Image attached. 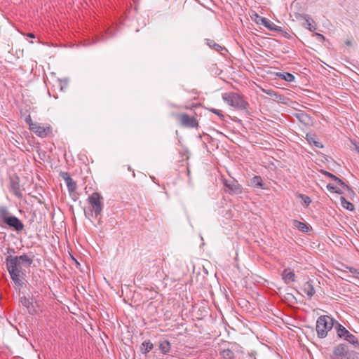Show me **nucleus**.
Here are the masks:
<instances>
[{
  "label": "nucleus",
  "instance_id": "f257e3e1",
  "mask_svg": "<svg viewBox=\"0 0 359 359\" xmlns=\"http://www.w3.org/2000/svg\"><path fill=\"white\" fill-rule=\"evenodd\" d=\"M33 262V259L26 254L20 256H7L6 264L7 270L14 284L22 287L24 284L22 279L25 276L23 267L29 268Z\"/></svg>",
  "mask_w": 359,
  "mask_h": 359
},
{
  "label": "nucleus",
  "instance_id": "f03ea898",
  "mask_svg": "<svg viewBox=\"0 0 359 359\" xmlns=\"http://www.w3.org/2000/svg\"><path fill=\"white\" fill-rule=\"evenodd\" d=\"M0 226L10 228L17 232L22 231L25 225L16 216L12 215L8 208L5 205L0 206Z\"/></svg>",
  "mask_w": 359,
  "mask_h": 359
},
{
  "label": "nucleus",
  "instance_id": "7ed1b4c3",
  "mask_svg": "<svg viewBox=\"0 0 359 359\" xmlns=\"http://www.w3.org/2000/svg\"><path fill=\"white\" fill-rule=\"evenodd\" d=\"M334 327V319L328 316H320L316 321V330L320 338H325Z\"/></svg>",
  "mask_w": 359,
  "mask_h": 359
},
{
  "label": "nucleus",
  "instance_id": "20e7f679",
  "mask_svg": "<svg viewBox=\"0 0 359 359\" xmlns=\"http://www.w3.org/2000/svg\"><path fill=\"white\" fill-rule=\"evenodd\" d=\"M222 99L226 104L238 109H246L248 106L243 97L235 92H227L222 94Z\"/></svg>",
  "mask_w": 359,
  "mask_h": 359
},
{
  "label": "nucleus",
  "instance_id": "39448f33",
  "mask_svg": "<svg viewBox=\"0 0 359 359\" xmlns=\"http://www.w3.org/2000/svg\"><path fill=\"white\" fill-rule=\"evenodd\" d=\"M173 116L180 125L184 128H198L199 123L194 116H190L185 113L174 114Z\"/></svg>",
  "mask_w": 359,
  "mask_h": 359
},
{
  "label": "nucleus",
  "instance_id": "423d86ee",
  "mask_svg": "<svg viewBox=\"0 0 359 359\" xmlns=\"http://www.w3.org/2000/svg\"><path fill=\"white\" fill-rule=\"evenodd\" d=\"M102 199V196L98 192H93L88 198L91 211L94 212L95 217L100 215L102 211L104 206Z\"/></svg>",
  "mask_w": 359,
  "mask_h": 359
},
{
  "label": "nucleus",
  "instance_id": "0eeeda50",
  "mask_svg": "<svg viewBox=\"0 0 359 359\" xmlns=\"http://www.w3.org/2000/svg\"><path fill=\"white\" fill-rule=\"evenodd\" d=\"M31 130L38 137L45 138L53 135V128L48 123L31 124Z\"/></svg>",
  "mask_w": 359,
  "mask_h": 359
},
{
  "label": "nucleus",
  "instance_id": "6e6552de",
  "mask_svg": "<svg viewBox=\"0 0 359 359\" xmlns=\"http://www.w3.org/2000/svg\"><path fill=\"white\" fill-rule=\"evenodd\" d=\"M224 191L229 194H239L242 193V187L234 179L224 180L223 181Z\"/></svg>",
  "mask_w": 359,
  "mask_h": 359
},
{
  "label": "nucleus",
  "instance_id": "1a4fd4ad",
  "mask_svg": "<svg viewBox=\"0 0 359 359\" xmlns=\"http://www.w3.org/2000/svg\"><path fill=\"white\" fill-rule=\"evenodd\" d=\"M350 352L346 344H339L334 348L330 357L331 359H347Z\"/></svg>",
  "mask_w": 359,
  "mask_h": 359
},
{
  "label": "nucleus",
  "instance_id": "9d476101",
  "mask_svg": "<svg viewBox=\"0 0 359 359\" xmlns=\"http://www.w3.org/2000/svg\"><path fill=\"white\" fill-rule=\"evenodd\" d=\"M60 177L65 180L69 193H72L76 189V184L67 172H61Z\"/></svg>",
  "mask_w": 359,
  "mask_h": 359
},
{
  "label": "nucleus",
  "instance_id": "9b49d317",
  "mask_svg": "<svg viewBox=\"0 0 359 359\" xmlns=\"http://www.w3.org/2000/svg\"><path fill=\"white\" fill-rule=\"evenodd\" d=\"M10 190L17 198H21L22 197V192L20 189V186L18 178L17 180H11Z\"/></svg>",
  "mask_w": 359,
  "mask_h": 359
},
{
  "label": "nucleus",
  "instance_id": "f8f14e48",
  "mask_svg": "<svg viewBox=\"0 0 359 359\" xmlns=\"http://www.w3.org/2000/svg\"><path fill=\"white\" fill-rule=\"evenodd\" d=\"M257 18H258V20L257 21V22L258 24H262V25H264L265 27H266L269 30H271V31L280 30V29H278V27L270 20H269L266 18H264V17L258 16Z\"/></svg>",
  "mask_w": 359,
  "mask_h": 359
},
{
  "label": "nucleus",
  "instance_id": "ddd939ff",
  "mask_svg": "<svg viewBox=\"0 0 359 359\" xmlns=\"http://www.w3.org/2000/svg\"><path fill=\"white\" fill-rule=\"evenodd\" d=\"M295 274L290 268H286L282 273V278L285 283L290 284L295 281Z\"/></svg>",
  "mask_w": 359,
  "mask_h": 359
},
{
  "label": "nucleus",
  "instance_id": "4468645a",
  "mask_svg": "<svg viewBox=\"0 0 359 359\" xmlns=\"http://www.w3.org/2000/svg\"><path fill=\"white\" fill-rule=\"evenodd\" d=\"M320 172L323 175H324L325 176H326V177L330 178L331 180H332L333 181H334L337 184L340 185L341 187L346 189H350V187L346 184H345L340 178H339L336 175H333L332 173H331L328 171L324 170H322L320 171Z\"/></svg>",
  "mask_w": 359,
  "mask_h": 359
},
{
  "label": "nucleus",
  "instance_id": "2eb2a0df",
  "mask_svg": "<svg viewBox=\"0 0 359 359\" xmlns=\"http://www.w3.org/2000/svg\"><path fill=\"white\" fill-rule=\"evenodd\" d=\"M303 291L307 295L309 299L312 298L316 292L312 281L309 280L304 284Z\"/></svg>",
  "mask_w": 359,
  "mask_h": 359
},
{
  "label": "nucleus",
  "instance_id": "dca6fc26",
  "mask_svg": "<svg viewBox=\"0 0 359 359\" xmlns=\"http://www.w3.org/2000/svg\"><path fill=\"white\" fill-rule=\"evenodd\" d=\"M294 116L304 125H308L311 121V117L304 111L295 113Z\"/></svg>",
  "mask_w": 359,
  "mask_h": 359
},
{
  "label": "nucleus",
  "instance_id": "f3484780",
  "mask_svg": "<svg viewBox=\"0 0 359 359\" xmlns=\"http://www.w3.org/2000/svg\"><path fill=\"white\" fill-rule=\"evenodd\" d=\"M334 327L339 338L344 339L349 332L343 325L337 322Z\"/></svg>",
  "mask_w": 359,
  "mask_h": 359
},
{
  "label": "nucleus",
  "instance_id": "a211bd4d",
  "mask_svg": "<svg viewBox=\"0 0 359 359\" xmlns=\"http://www.w3.org/2000/svg\"><path fill=\"white\" fill-rule=\"evenodd\" d=\"M276 76L287 82H292L294 81V76L289 72H278L276 73Z\"/></svg>",
  "mask_w": 359,
  "mask_h": 359
},
{
  "label": "nucleus",
  "instance_id": "6ab92c4d",
  "mask_svg": "<svg viewBox=\"0 0 359 359\" xmlns=\"http://www.w3.org/2000/svg\"><path fill=\"white\" fill-rule=\"evenodd\" d=\"M344 339L347 341L351 344H353L355 348L359 347V341L358 338L354 334H351L350 332L346 336H345Z\"/></svg>",
  "mask_w": 359,
  "mask_h": 359
},
{
  "label": "nucleus",
  "instance_id": "aec40b11",
  "mask_svg": "<svg viewBox=\"0 0 359 359\" xmlns=\"http://www.w3.org/2000/svg\"><path fill=\"white\" fill-rule=\"evenodd\" d=\"M293 226L302 232H308L309 231V227L306 224L298 220L293 221Z\"/></svg>",
  "mask_w": 359,
  "mask_h": 359
},
{
  "label": "nucleus",
  "instance_id": "412c9836",
  "mask_svg": "<svg viewBox=\"0 0 359 359\" xmlns=\"http://www.w3.org/2000/svg\"><path fill=\"white\" fill-rule=\"evenodd\" d=\"M252 185L255 187H259L261 189H265L264 187L263 180L259 175H255L252 179Z\"/></svg>",
  "mask_w": 359,
  "mask_h": 359
},
{
  "label": "nucleus",
  "instance_id": "4be33fe9",
  "mask_svg": "<svg viewBox=\"0 0 359 359\" xmlns=\"http://www.w3.org/2000/svg\"><path fill=\"white\" fill-rule=\"evenodd\" d=\"M340 201H341V205L344 208H345L348 210H351V211L354 210L353 204L352 203L346 201L344 196H341Z\"/></svg>",
  "mask_w": 359,
  "mask_h": 359
},
{
  "label": "nucleus",
  "instance_id": "5701e85b",
  "mask_svg": "<svg viewBox=\"0 0 359 359\" xmlns=\"http://www.w3.org/2000/svg\"><path fill=\"white\" fill-rule=\"evenodd\" d=\"M220 355L223 359H233L234 358L233 352L229 348L222 350Z\"/></svg>",
  "mask_w": 359,
  "mask_h": 359
},
{
  "label": "nucleus",
  "instance_id": "b1692460",
  "mask_svg": "<svg viewBox=\"0 0 359 359\" xmlns=\"http://www.w3.org/2000/svg\"><path fill=\"white\" fill-rule=\"evenodd\" d=\"M159 349L163 353H167L170 350V344L168 341L165 340L160 343Z\"/></svg>",
  "mask_w": 359,
  "mask_h": 359
},
{
  "label": "nucleus",
  "instance_id": "393cba45",
  "mask_svg": "<svg viewBox=\"0 0 359 359\" xmlns=\"http://www.w3.org/2000/svg\"><path fill=\"white\" fill-rule=\"evenodd\" d=\"M20 302L22 305L26 307L28 310L32 306V302L27 298L25 295L20 297Z\"/></svg>",
  "mask_w": 359,
  "mask_h": 359
},
{
  "label": "nucleus",
  "instance_id": "a878e982",
  "mask_svg": "<svg viewBox=\"0 0 359 359\" xmlns=\"http://www.w3.org/2000/svg\"><path fill=\"white\" fill-rule=\"evenodd\" d=\"M153 344H151L149 341H145L142 344V350L144 353H149L153 349Z\"/></svg>",
  "mask_w": 359,
  "mask_h": 359
},
{
  "label": "nucleus",
  "instance_id": "bb28decb",
  "mask_svg": "<svg viewBox=\"0 0 359 359\" xmlns=\"http://www.w3.org/2000/svg\"><path fill=\"white\" fill-rule=\"evenodd\" d=\"M208 44L210 47H211L212 48H213L214 50H215L218 52H221L223 50H226V48L224 47H222L220 45L216 43L212 40H208Z\"/></svg>",
  "mask_w": 359,
  "mask_h": 359
},
{
  "label": "nucleus",
  "instance_id": "cd10ccee",
  "mask_svg": "<svg viewBox=\"0 0 359 359\" xmlns=\"http://www.w3.org/2000/svg\"><path fill=\"white\" fill-rule=\"evenodd\" d=\"M306 140H308V142L310 144L313 143L316 147H317L318 148L323 147V145L321 144L320 142L315 140V135H314L307 134L306 135Z\"/></svg>",
  "mask_w": 359,
  "mask_h": 359
},
{
  "label": "nucleus",
  "instance_id": "c85d7f7f",
  "mask_svg": "<svg viewBox=\"0 0 359 359\" xmlns=\"http://www.w3.org/2000/svg\"><path fill=\"white\" fill-rule=\"evenodd\" d=\"M327 189L332 193H336L338 194H341L343 193V191L340 189L337 188V187L334 186L332 184H328L327 185Z\"/></svg>",
  "mask_w": 359,
  "mask_h": 359
},
{
  "label": "nucleus",
  "instance_id": "c756f323",
  "mask_svg": "<svg viewBox=\"0 0 359 359\" xmlns=\"http://www.w3.org/2000/svg\"><path fill=\"white\" fill-rule=\"evenodd\" d=\"M210 111L216 114L217 116H219V118H220V120L222 121H224L225 119V116L224 115L222 114V111L219 110V109H215V108H212L210 109Z\"/></svg>",
  "mask_w": 359,
  "mask_h": 359
},
{
  "label": "nucleus",
  "instance_id": "7c9ffc66",
  "mask_svg": "<svg viewBox=\"0 0 359 359\" xmlns=\"http://www.w3.org/2000/svg\"><path fill=\"white\" fill-rule=\"evenodd\" d=\"M299 198L302 200V202L306 205H309L311 203V199L310 197L304 195V194H299Z\"/></svg>",
  "mask_w": 359,
  "mask_h": 359
},
{
  "label": "nucleus",
  "instance_id": "2f4dec72",
  "mask_svg": "<svg viewBox=\"0 0 359 359\" xmlns=\"http://www.w3.org/2000/svg\"><path fill=\"white\" fill-rule=\"evenodd\" d=\"M311 18L309 16H306V18H305V21H306V23L308 26V29L310 30V31H314L316 30V27L315 25H312L311 23Z\"/></svg>",
  "mask_w": 359,
  "mask_h": 359
},
{
  "label": "nucleus",
  "instance_id": "473e14b6",
  "mask_svg": "<svg viewBox=\"0 0 359 359\" xmlns=\"http://www.w3.org/2000/svg\"><path fill=\"white\" fill-rule=\"evenodd\" d=\"M347 359H359V353L354 351H351Z\"/></svg>",
  "mask_w": 359,
  "mask_h": 359
},
{
  "label": "nucleus",
  "instance_id": "72a5a7b5",
  "mask_svg": "<svg viewBox=\"0 0 359 359\" xmlns=\"http://www.w3.org/2000/svg\"><path fill=\"white\" fill-rule=\"evenodd\" d=\"M25 122L28 124L29 128L31 130V124H36L37 122H33L30 115H28L25 118Z\"/></svg>",
  "mask_w": 359,
  "mask_h": 359
},
{
  "label": "nucleus",
  "instance_id": "f704fd0d",
  "mask_svg": "<svg viewBox=\"0 0 359 359\" xmlns=\"http://www.w3.org/2000/svg\"><path fill=\"white\" fill-rule=\"evenodd\" d=\"M264 92L270 96L277 95V93L273 90H264Z\"/></svg>",
  "mask_w": 359,
  "mask_h": 359
},
{
  "label": "nucleus",
  "instance_id": "c9c22d12",
  "mask_svg": "<svg viewBox=\"0 0 359 359\" xmlns=\"http://www.w3.org/2000/svg\"><path fill=\"white\" fill-rule=\"evenodd\" d=\"M197 106L196 104H193L191 107L186 106L184 108L186 109H192L193 108L196 107Z\"/></svg>",
  "mask_w": 359,
  "mask_h": 359
},
{
  "label": "nucleus",
  "instance_id": "e433bc0d",
  "mask_svg": "<svg viewBox=\"0 0 359 359\" xmlns=\"http://www.w3.org/2000/svg\"><path fill=\"white\" fill-rule=\"evenodd\" d=\"M349 271H350V272H351V273H356V271H357V270H356L355 269L352 268V267H350V268H349Z\"/></svg>",
  "mask_w": 359,
  "mask_h": 359
},
{
  "label": "nucleus",
  "instance_id": "4c0bfd02",
  "mask_svg": "<svg viewBox=\"0 0 359 359\" xmlns=\"http://www.w3.org/2000/svg\"><path fill=\"white\" fill-rule=\"evenodd\" d=\"M27 36L32 39L35 38V35L33 33L27 34Z\"/></svg>",
  "mask_w": 359,
  "mask_h": 359
},
{
  "label": "nucleus",
  "instance_id": "58836bf2",
  "mask_svg": "<svg viewBox=\"0 0 359 359\" xmlns=\"http://www.w3.org/2000/svg\"><path fill=\"white\" fill-rule=\"evenodd\" d=\"M58 81H59V85H60V90H62L63 86H62V81L61 80H58Z\"/></svg>",
  "mask_w": 359,
  "mask_h": 359
},
{
  "label": "nucleus",
  "instance_id": "ea45409f",
  "mask_svg": "<svg viewBox=\"0 0 359 359\" xmlns=\"http://www.w3.org/2000/svg\"><path fill=\"white\" fill-rule=\"evenodd\" d=\"M346 44L347 46H351V41H346Z\"/></svg>",
  "mask_w": 359,
  "mask_h": 359
},
{
  "label": "nucleus",
  "instance_id": "a19ab883",
  "mask_svg": "<svg viewBox=\"0 0 359 359\" xmlns=\"http://www.w3.org/2000/svg\"><path fill=\"white\" fill-rule=\"evenodd\" d=\"M355 149L359 153V144L355 145Z\"/></svg>",
  "mask_w": 359,
  "mask_h": 359
},
{
  "label": "nucleus",
  "instance_id": "79ce46f5",
  "mask_svg": "<svg viewBox=\"0 0 359 359\" xmlns=\"http://www.w3.org/2000/svg\"><path fill=\"white\" fill-rule=\"evenodd\" d=\"M318 36H320V37H322V38H323V39H324V36H323V35H322V34H318Z\"/></svg>",
  "mask_w": 359,
  "mask_h": 359
}]
</instances>
